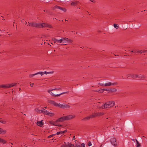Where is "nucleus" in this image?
<instances>
[{
    "label": "nucleus",
    "instance_id": "1",
    "mask_svg": "<svg viewBox=\"0 0 147 147\" xmlns=\"http://www.w3.org/2000/svg\"><path fill=\"white\" fill-rule=\"evenodd\" d=\"M52 40L54 42V44L57 45H67L68 44L70 40L68 38L66 37H62L60 39H57L55 38L52 39Z\"/></svg>",
    "mask_w": 147,
    "mask_h": 147
},
{
    "label": "nucleus",
    "instance_id": "2",
    "mask_svg": "<svg viewBox=\"0 0 147 147\" xmlns=\"http://www.w3.org/2000/svg\"><path fill=\"white\" fill-rule=\"evenodd\" d=\"M28 24L27 25V26H29L39 28H42L45 27H47L50 28H52V26L51 25L45 23L37 24L34 22L30 23L29 22H28Z\"/></svg>",
    "mask_w": 147,
    "mask_h": 147
},
{
    "label": "nucleus",
    "instance_id": "3",
    "mask_svg": "<svg viewBox=\"0 0 147 147\" xmlns=\"http://www.w3.org/2000/svg\"><path fill=\"white\" fill-rule=\"evenodd\" d=\"M115 104L114 101H111L106 102L104 105H103L101 106H99L98 107L101 109L109 108L113 106Z\"/></svg>",
    "mask_w": 147,
    "mask_h": 147
},
{
    "label": "nucleus",
    "instance_id": "4",
    "mask_svg": "<svg viewBox=\"0 0 147 147\" xmlns=\"http://www.w3.org/2000/svg\"><path fill=\"white\" fill-rule=\"evenodd\" d=\"M103 112H94L92 114L91 117L95 118L97 117L101 116L104 114Z\"/></svg>",
    "mask_w": 147,
    "mask_h": 147
},
{
    "label": "nucleus",
    "instance_id": "5",
    "mask_svg": "<svg viewBox=\"0 0 147 147\" xmlns=\"http://www.w3.org/2000/svg\"><path fill=\"white\" fill-rule=\"evenodd\" d=\"M53 90L52 89H51L48 90V92L51 95V96L55 97L59 96L62 94H64L65 93H67V92H62L59 94H55L53 93L52 92H51V91Z\"/></svg>",
    "mask_w": 147,
    "mask_h": 147
},
{
    "label": "nucleus",
    "instance_id": "6",
    "mask_svg": "<svg viewBox=\"0 0 147 147\" xmlns=\"http://www.w3.org/2000/svg\"><path fill=\"white\" fill-rule=\"evenodd\" d=\"M49 103L51 104L55 107H58L61 108V104L55 102L51 100H50L49 102Z\"/></svg>",
    "mask_w": 147,
    "mask_h": 147
},
{
    "label": "nucleus",
    "instance_id": "7",
    "mask_svg": "<svg viewBox=\"0 0 147 147\" xmlns=\"http://www.w3.org/2000/svg\"><path fill=\"white\" fill-rule=\"evenodd\" d=\"M16 83H12L11 84H6L2 85V88H10L11 87L15 86Z\"/></svg>",
    "mask_w": 147,
    "mask_h": 147
},
{
    "label": "nucleus",
    "instance_id": "8",
    "mask_svg": "<svg viewBox=\"0 0 147 147\" xmlns=\"http://www.w3.org/2000/svg\"><path fill=\"white\" fill-rule=\"evenodd\" d=\"M66 118V120H68L71 119L75 117V115H68L65 116Z\"/></svg>",
    "mask_w": 147,
    "mask_h": 147
},
{
    "label": "nucleus",
    "instance_id": "9",
    "mask_svg": "<svg viewBox=\"0 0 147 147\" xmlns=\"http://www.w3.org/2000/svg\"><path fill=\"white\" fill-rule=\"evenodd\" d=\"M117 84V82L112 83L110 82H109L108 83H107L104 84L105 86H111L116 85Z\"/></svg>",
    "mask_w": 147,
    "mask_h": 147
},
{
    "label": "nucleus",
    "instance_id": "10",
    "mask_svg": "<svg viewBox=\"0 0 147 147\" xmlns=\"http://www.w3.org/2000/svg\"><path fill=\"white\" fill-rule=\"evenodd\" d=\"M53 9H58L62 11H63L64 12H65L66 11V9L62 7H61L58 6L57 5L53 7Z\"/></svg>",
    "mask_w": 147,
    "mask_h": 147
},
{
    "label": "nucleus",
    "instance_id": "11",
    "mask_svg": "<svg viewBox=\"0 0 147 147\" xmlns=\"http://www.w3.org/2000/svg\"><path fill=\"white\" fill-rule=\"evenodd\" d=\"M110 142L111 144L114 146H115V145H117L116 140L115 138H111L110 140Z\"/></svg>",
    "mask_w": 147,
    "mask_h": 147
},
{
    "label": "nucleus",
    "instance_id": "12",
    "mask_svg": "<svg viewBox=\"0 0 147 147\" xmlns=\"http://www.w3.org/2000/svg\"><path fill=\"white\" fill-rule=\"evenodd\" d=\"M66 120L65 116L62 117L57 119V122H62Z\"/></svg>",
    "mask_w": 147,
    "mask_h": 147
},
{
    "label": "nucleus",
    "instance_id": "13",
    "mask_svg": "<svg viewBox=\"0 0 147 147\" xmlns=\"http://www.w3.org/2000/svg\"><path fill=\"white\" fill-rule=\"evenodd\" d=\"M136 78H139L145 79V78H146V76H144L142 74H136Z\"/></svg>",
    "mask_w": 147,
    "mask_h": 147
},
{
    "label": "nucleus",
    "instance_id": "14",
    "mask_svg": "<svg viewBox=\"0 0 147 147\" xmlns=\"http://www.w3.org/2000/svg\"><path fill=\"white\" fill-rule=\"evenodd\" d=\"M70 107V106L64 103L61 104V108L62 109H64L65 108H69Z\"/></svg>",
    "mask_w": 147,
    "mask_h": 147
},
{
    "label": "nucleus",
    "instance_id": "15",
    "mask_svg": "<svg viewBox=\"0 0 147 147\" xmlns=\"http://www.w3.org/2000/svg\"><path fill=\"white\" fill-rule=\"evenodd\" d=\"M37 125L39 126H42L43 124L42 121H37L36 123Z\"/></svg>",
    "mask_w": 147,
    "mask_h": 147
},
{
    "label": "nucleus",
    "instance_id": "16",
    "mask_svg": "<svg viewBox=\"0 0 147 147\" xmlns=\"http://www.w3.org/2000/svg\"><path fill=\"white\" fill-rule=\"evenodd\" d=\"M66 131H67V130H65L63 131H59L57 132L56 134L57 135H59V134L62 135L63 133H64Z\"/></svg>",
    "mask_w": 147,
    "mask_h": 147
},
{
    "label": "nucleus",
    "instance_id": "17",
    "mask_svg": "<svg viewBox=\"0 0 147 147\" xmlns=\"http://www.w3.org/2000/svg\"><path fill=\"white\" fill-rule=\"evenodd\" d=\"M35 111L36 112L39 113H41L43 112L42 109L41 110L38 108H36L35 109Z\"/></svg>",
    "mask_w": 147,
    "mask_h": 147
},
{
    "label": "nucleus",
    "instance_id": "18",
    "mask_svg": "<svg viewBox=\"0 0 147 147\" xmlns=\"http://www.w3.org/2000/svg\"><path fill=\"white\" fill-rule=\"evenodd\" d=\"M67 146H69V143H64L61 145L60 147H65Z\"/></svg>",
    "mask_w": 147,
    "mask_h": 147
},
{
    "label": "nucleus",
    "instance_id": "19",
    "mask_svg": "<svg viewBox=\"0 0 147 147\" xmlns=\"http://www.w3.org/2000/svg\"><path fill=\"white\" fill-rule=\"evenodd\" d=\"M42 111L43 112L42 113H43L44 114L46 115H48L49 112L46 110H45L43 108H42Z\"/></svg>",
    "mask_w": 147,
    "mask_h": 147
},
{
    "label": "nucleus",
    "instance_id": "20",
    "mask_svg": "<svg viewBox=\"0 0 147 147\" xmlns=\"http://www.w3.org/2000/svg\"><path fill=\"white\" fill-rule=\"evenodd\" d=\"M91 115H92V114L90 115L89 116H87V117H85L84 119H84V120H87L89 119L90 118H93V117H91Z\"/></svg>",
    "mask_w": 147,
    "mask_h": 147
},
{
    "label": "nucleus",
    "instance_id": "21",
    "mask_svg": "<svg viewBox=\"0 0 147 147\" xmlns=\"http://www.w3.org/2000/svg\"><path fill=\"white\" fill-rule=\"evenodd\" d=\"M6 132L5 130H3L1 128H0V133L2 134H4Z\"/></svg>",
    "mask_w": 147,
    "mask_h": 147
},
{
    "label": "nucleus",
    "instance_id": "22",
    "mask_svg": "<svg viewBox=\"0 0 147 147\" xmlns=\"http://www.w3.org/2000/svg\"><path fill=\"white\" fill-rule=\"evenodd\" d=\"M0 142H2L3 144H4L6 143V141L0 138Z\"/></svg>",
    "mask_w": 147,
    "mask_h": 147
},
{
    "label": "nucleus",
    "instance_id": "23",
    "mask_svg": "<svg viewBox=\"0 0 147 147\" xmlns=\"http://www.w3.org/2000/svg\"><path fill=\"white\" fill-rule=\"evenodd\" d=\"M131 77L134 78H136V74H131L130 75Z\"/></svg>",
    "mask_w": 147,
    "mask_h": 147
},
{
    "label": "nucleus",
    "instance_id": "24",
    "mask_svg": "<svg viewBox=\"0 0 147 147\" xmlns=\"http://www.w3.org/2000/svg\"><path fill=\"white\" fill-rule=\"evenodd\" d=\"M78 1H75L72 2L71 4V5H72L74 6L76 5V4H78Z\"/></svg>",
    "mask_w": 147,
    "mask_h": 147
},
{
    "label": "nucleus",
    "instance_id": "25",
    "mask_svg": "<svg viewBox=\"0 0 147 147\" xmlns=\"http://www.w3.org/2000/svg\"><path fill=\"white\" fill-rule=\"evenodd\" d=\"M146 51H147V50H144L142 51V50H140V51H138V53H145L146 52Z\"/></svg>",
    "mask_w": 147,
    "mask_h": 147
},
{
    "label": "nucleus",
    "instance_id": "26",
    "mask_svg": "<svg viewBox=\"0 0 147 147\" xmlns=\"http://www.w3.org/2000/svg\"><path fill=\"white\" fill-rule=\"evenodd\" d=\"M136 147H139L140 146V143L136 139Z\"/></svg>",
    "mask_w": 147,
    "mask_h": 147
},
{
    "label": "nucleus",
    "instance_id": "27",
    "mask_svg": "<svg viewBox=\"0 0 147 147\" xmlns=\"http://www.w3.org/2000/svg\"><path fill=\"white\" fill-rule=\"evenodd\" d=\"M47 115H48L50 116H53L54 115V114L52 113L49 112L48 114Z\"/></svg>",
    "mask_w": 147,
    "mask_h": 147
},
{
    "label": "nucleus",
    "instance_id": "28",
    "mask_svg": "<svg viewBox=\"0 0 147 147\" xmlns=\"http://www.w3.org/2000/svg\"><path fill=\"white\" fill-rule=\"evenodd\" d=\"M103 90H104V91L105 90L107 91H108L109 92H113L112 90L111 89H103Z\"/></svg>",
    "mask_w": 147,
    "mask_h": 147
},
{
    "label": "nucleus",
    "instance_id": "29",
    "mask_svg": "<svg viewBox=\"0 0 147 147\" xmlns=\"http://www.w3.org/2000/svg\"><path fill=\"white\" fill-rule=\"evenodd\" d=\"M131 52H133L135 53H138V50L135 49L133 51H131Z\"/></svg>",
    "mask_w": 147,
    "mask_h": 147
},
{
    "label": "nucleus",
    "instance_id": "30",
    "mask_svg": "<svg viewBox=\"0 0 147 147\" xmlns=\"http://www.w3.org/2000/svg\"><path fill=\"white\" fill-rule=\"evenodd\" d=\"M113 26L114 27L117 29L119 28V25L117 24H114Z\"/></svg>",
    "mask_w": 147,
    "mask_h": 147
},
{
    "label": "nucleus",
    "instance_id": "31",
    "mask_svg": "<svg viewBox=\"0 0 147 147\" xmlns=\"http://www.w3.org/2000/svg\"><path fill=\"white\" fill-rule=\"evenodd\" d=\"M36 75H37V73H35L34 74H30L29 75V77L30 78H32V77H33L34 76Z\"/></svg>",
    "mask_w": 147,
    "mask_h": 147
},
{
    "label": "nucleus",
    "instance_id": "32",
    "mask_svg": "<svg viewBox=\"0 0 147 147\" xmlns=\"http://www.w3.org/2000/svg\"><path fill=\"white\" fill-rule=\"evenodd\" d=\"M56 135V134H54L49 136L48 137V138H51L54 136Z\"/></svg>",
    "mask_w": 147,
    "mask_h": 147
},
{
    "label": "nucleus",
    "instance_id": "33",
    "mask_svg": "<svg viewBox=\"0 0 147 147\" xmlns=\"http://www.w3.org/2000/svg\"><path fill=\"white\" fill-rule=\"evenodd\" d=\"M37 75L38 74H40L41 76H42L43 74H44L43 72L40 71L37 73Z\"/></svg>",
    "mask_w": 147,
    "mask_h": 147
},
{
    "label": "nucleus",
    "instance_id": "34",
    "mask_svg": "<svg viewBox=\"0 0 147 147\" xmlns=\"http://www.w3.org/2000/svg\"><path fill=\"white\" fill-rule=\"evenodd\" d=\"M69 147H75V145L72 144H70L69 143Z\"/></svg>",
    "mask_w": 147,
    "mask_h": 147
},
{
    "label": "nucleus",
    "instance_id": "35",
    "mask_svg": "<svg viewBox=\"0 0 147 147\" xmlns=\"http://www.w3.org/2000/svg\"><path fill=\"white\" fill-rule=\"evenodd\" d=\"M53 90H61V89L60 88H55V89H52Z\"/></svg>",
    "mask_w": 147,
    "mask_h": 147
},
{
    "label": "nucleus",
    "instance_id": "36",
    "mask_svg": "<svg viewBox=\"0 0 147 147\" xmlns=\"http://www.w3.org/2000/svg\"><path fill=\"white\" fill-rule=\"evenodd\" d=\"M21 22H22L23 23H24L25 22L26 23V24H27V22H26L25 21H24V20H21Z\"/></svg>",
    "mask_w": 147,
    "mask_h": 147
},
{
    "label": "nucleus",
    "instance_id": "37",
    "mask_svg": "<svg viewBox=\"0 0 147 147\" xmlns=\"http://www.w3.org/2000/svg\"><path fill=\"white\" fill-rule=\"evenodd\" d=\"M50 73H51V72H47L46 71H45L43 72L44 74H50Z\"/></svg>",
    "mask_w": 147,
    "mask_h": 147
},
{
    "label": "nucleus",
    "instance_id": "38",
    "mask_svg": "<svg viewBox=\"0 0 147 147\" xmlns=\"http://www.w3.org/2000/svg\"><path fill=\"white\" fill-rule=\"evenodd\" d=\"M75 147H80V146L79 144H75Z\"/></svg>",
    "mask_w": 147,
    "mask_h": 147
},
{
    "label": "nucleus",
    "instance_id": "39",
    "mask_svg": "<svg viewBox=\"0 0 147 147\" xmlns=\"http://www.w3.org/2000/svg\"><path fill=\"white\" fill-rule=\"evenodd\" d=\"M0 122L2 123L3 124H5L6 122L5 121H2L1 120H0Z\"/></svg>",
    "mask_w": 147,
    "mask_h": 147
},
{
    "label": "nucleus",
    "instance_id": "40",
    "mask_svg": "<svg viewBox=\"0 0 147 147\" xmlns=\"http://www.w3.org/2000/svg\"><path fill=\"white\" fill-rule=\"evenodd\" d=\"M88 145L89 146H91L92 145V144H91V142H90V141L89 142L88 144Z\"/></svg>",
    "mask_w": 147,
    "mask_h": 147
},
{
    "label": "nucleus",
    "instance_id": "41",
    "mask_svg": "<svg viewBox=\"0 0 147 147\" xmlns=\"http://www.w3.org/2000/svg\"><path fill=\"white\" fill-rule=\"evenodd\" d=\"M103 91L104 90L103 89H101V90H99L98 92H103Z\"/></svg>",
    "mask_w": 147,
    "mask_h": 147
},
{
    "label": "nucleus",
    "instance_id": "42",
    "mask_svg": "<svg viewBox=\"0 0 147 147\" xmlns=\"http://www.w3.org/2000/svg\"><path fill=\"white\" fill-rule=\"evenodd\" d=\"M100 86H105L104 84H100Z\"/></svg>",
    "mask_w": 147,
    "mask_h": 147
},
{
    "label": "nucleus",
    "instance_id": "43",
    "mask_svg": "<svg viewBox=\"0 0 147 147\" xmlns=\"http://www.w3.org/2000/svg\"><path fill=\"white\" fill-rule=\"evenodd\" d=\"M89 1H91L92 2H94L95 1L93 0H88Z\"/></svg>",
    "mask_w": 147,
    "mask_h": 147
},
{
    "label": "nucleus",
    "instance_id": "44",
    "mask_svg": "<svg viewBox=\"0 0 147 147\" xmlns=\"http://www.w3.org/2000/svg\"><path fill=\"white\" fill-rule=\"evenodd\" d=\"M33 84L32 83V84H30V86H31L32 87L33 86Z\"/></svg>",
    "mask_w": 147,
    "mask_h": 147
},
{
    "label": "nucleus",
    "instance_id": "45",
    "mask_svg": "<svg viewBox=\"0 0 147 147\" xmlns=\"http://www.w3.org/2000/svg\"><path fill=\"white\" fill-rule=\"evenodd\" d=\"M0 31H5V30L4 29H2L1 30H0Z\"/></svg>",
    "mask_w": 147,
    "mask_h": 147
},
{
    "label": "nucleus",
    "instance_id": "46",
    "mask_svg": "<svg viewBox=\"0 0 147 147\" xmlns=\"http://www.w3.org/2000/svg\"><path fill=\"white\" fill-rule=\"evenodd\" d=\"M75 136H74L73 137V140H74L75 139Z\"/></svg>",
    "mask_w": 147,
    "mask_h": 147
},
{
    "label": "nucleus",
    "instance_id": "47",
    "mask_svg": "<svg viewBox=\"0 0 147 147\" xmlns=\"http://www.w3.org/2000/svg\"><path fill=\"white\" fill-rule=\"evenodd\" d=\"M2 85H0V88H2Z\"/></svg>",
    "mask_w": 147,
    "mask_h": 147
},
{
    "label": "nucleus",
    "instance_id": "48",
    "mask_svg": "<svg viewBox=\"0 0 147 147\" xmlns=\"http://www.w3.org/2000/svg\"><path fill=\"white\" fill-rule=\"evenodd\" d=\"M83 147H85V145L83 143Z\"/></svg>",
    "mask_w": 147,
    "mask_h": 147
},
{
    "label": "nucleus",
    "instance_id": "49",
    "mask_svg": "<svg viewBox=\"0 0 147 147\" xmlns=\"http://www.w3.org/2000/svg\"><path fill=\"white\" fill-rule=\"evenodd\" d=\"M81 147H82V145H83V143L81 144Z\"/></svg>",
    "mask_w": 147,
    "mask_h": 147
},
{
    "label": "nucleus",
    "instance_id": "50",
    "mask_svg": "<svg viewBox=\"0 0 147 147\" xmlns=\"http://www.w3.org/2000/svg\"><path fill=\"white\" fill-rule=\"evenodd\" d=\"M53 138L52 137L51 138V140H53Z\"/></svg>",
    "mask_w": 147,
    "mask_h": 147
},
{
    "label": "nucleus",
    "instance_id": "51",
    "mask_svg": "<svg viewBox=\"0 0 147 147\" xmlns=\"http://www.w3.org/2000/svg\"><path fill=\"white\" fill-rule=\"evenodd\" d=\"M132 140H133V141H134V142H135V140H134V139H132Z\"/></svg>",
    "mask_w": 147,
    "mask_h": 147
},
{
    "label": "nucleus",
    "instance_id": "52",
    "mask_svg": "<svg viewBox=\"0 0 147 147\" xmlns=\"http://www.w3.org/2000/svg\"><path fill=\"white\" fill-rule=\"evenodd\" d=\"M45 108H47V107H45Z\"/></svg>",
    "mask_w": 147,
    "mask_h": 147
},
{
    "label": "nucleus",
    "instance_id": "53",
    "mask_svg": "<svg viewBox=\"0 0 147 147\" xmlns=\"http://www.w3.org/2000/svg\"><path fill=\"white\" fill-rule=\"evenodd\" d=\"M65 147H69V146H67Z\"/></svg>",
    "mask_w": 147,
    "mask_h": 147
},
{
    "label": "nucleus",
    "instance_id": "54",
    "mask_svg": "<svg viewBox=\"0 0 147 147\" xmlns=\"http://www.w3.org/2000/svg\"><path fill=\"white\" fill-rule=\"evenodd\" d=\"M11 144L12 145H13V144L12 143H11Z\"/></svg>",
    "mask_w": 147,
    "mask_h": 147
},
{
    "label": "nucleus",
    "instance_id": "55",
    "mask_svg": "<svg viewBox=\"0 0 147 147\" xmlns=\"http://www.w3.org/2000/svg\"><path fill=\"white\" fill-rule=\"evenodd\" d=\"M20 89H21V88H19V90H20Z\"/></svg>",
    "mask_w": 147,
    "mask_h": 147
}]
</instances>
